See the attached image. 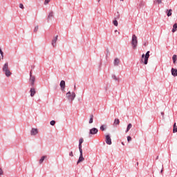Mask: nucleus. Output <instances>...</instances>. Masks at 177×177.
I'll return each mask as SVG.
<instances>
[{"mask_svg": "<svg viewBox=\"0 0 177 177\" xmlns=\"http://www.w3.org/2000/svg\"><path fill=\"white\" fill-rule=\"evenodd\" d=\"M38 133V129H32L31 131H30V135L34 136V135H37Z\"/></svg>", "mask_w": 177, "mask_h": 177, "instance_id": "obj_12", "label": "nucleus"}, {"mask_svg": "<svg viewBox=\"0 0 177 177\" xmlns=\"http://www.w3.org/2000/svg\"><path fill=\"white\" fill-rule=\"evenodd\" d=\"M69 156H71V157H74V154L73 153V151L70 152Z\"/></svg>", "mask_w": 177, "mask_h": 177, "instance_id": "obj_38", "label": "nucleus"}, {"mask_svg": "<svg viewBox=\"0 0 177 177\" xmlns=\"http://www.w3.org/2000/svg\"><path fill=\"white\" fill-rule=\"evenodd\" d=\"M113 80H115V81H118V79L117 78V76L113 75L112 76Z\"/></svg>", "mask_w": 177, "mask_h": 177, "instance_id": "obj_32", "label": "nucleus"}, {"mask_svg": "<svg viewBox=\"0 0 177 177\" xmlns=\"http://www.w3.org/2000/svg\"><path fill=\"white\" fill-rule=\"evenodd\" d=\"M80 153H82V144H79Z\"/></svg>", "mask_w": 177, "mask_h": 177, "instance_id": "obj_26", "label": "nucleus"}, {"mask_svg": "<svg viewBox=\"0 0 177 177\" xmlns=\"http://www.w3.org/2000/svg\"><path fill=\"white\" fill-rule=\"evenodd\" d=\"M149 57H150V51H147L145 55L142 54L141 61L143 62L144 60V64H147Z\"/></svg>", "mask_w": 177, "mask_h": 177, "instance_id": "obj_1", "label": "nucleus"}, {"mask_svg": "<svg viewBox=\"0 0 177 177\" xmlns=\"http://www.w3.org/2000/svg\"><path fill=\"white\" fill-rule=\"evenodd\" d=\"M8 69H9V64H8V62H6L3 66V72Z\"/></svg>", "mask_w": 177, "mask_h": 177, "instance_id": "obj_14", "label": "nucleus"}, {"mask_svg": "<svg viewBox=\"0 0 177 177\" xmlns=\"http://www.w3.org/2000/svg\"><path fill=\"white\" fill-rule=\"evenodd\" d=\"M38 26H35L34 28V32H38Z\"/></svg>", "mask_w": 177, "mask_h": 177, "instance_id": "obj_30", "label": "nucleus"}, {"mask_svg": "<svg viewBox=\"0 0 177 177\" xmlns=\"http://www.w3.org/2000/svg\"><path fill=\"white\" fill-rule=\"evenodd\" d=\"M167 15L168 17H169V16H172V10L170 9V10H167Z\"/></svg>", "mask_w": 177, "mask_h": 177, "instance_id": "obj_21", "label": "nucleus"}, {"mask_svg": "<svg viewBox=\"0 0 177 177\" xmlns=\"http://www.w3.org/2000/svg\"><path fill=\"white\" fill-rule=\"evenodd\" d=\"M161 115H162V117H164V112H161Z\"/></svg>", "mask_w": 177, "mask_h": 177, "instance_id": "obj_40", "label": "nucleus"}, {"mask_svg": "<svg viewBox=\"0 0 177 177\" xmlns=\"http://www.w3.org/2000/svg\"><path fill=\"white\" fill-rule=\"evenodd\" d=\"M115 32H118V30H115Z\"/></svg>", "mask_w": 177, "mask_h": 177, "instance_id": "obj_42", "label": "nucleus"}, {"mask_svg": "<svg viewBox=\"0 0 177 177\" xmlns=\"http://www.w3.org/2000/svg\"><path fill=\"white\" fill-rule=\"evenodd\" d=\"M0 55H1V57H3V52L1 48H0Z\"/></svg>", "mask_w": 177, "mask_h": 177, "instance_id": "obj_36", "label": "nucleus"}, {"mask_svg": "<svg viewBox=\"0 0 177 177\" xmlns=\"http://www.w3.org/2000/svg\"><path fill=\"white\" fill-rule=\"evenodd\" d=\"M105 142L106 145H111V138L110 137V135H106V140Z\"/></svg>", "mask_w": 177, "mask_h": 177, "instance_id": "obj_4", "label": "nucleus"}, {"mask_svg": "<svg viewBox=\"0 0 177 177\" xmlns=\"http://www.w3.org/2000/svg\"><path fill=\"white\" fill-rule=\"evenodd\" d=\"M118 34H120V32H118Z\"/></svg>", "mask_w": 177, "mask_h": 177, "instance_id": "obj_45", "label": "nucleus"}, {"mask_svg": "<svg viewBox=\"0 0 177 177\" xmlns=\"http://www.w3.org/2000/svg\"><path fill=\"white\" fill-rule=\"evenodd\" d=\"M66 96L67 99L70 100V102H73V100L75 99V93H71L69 91L66 93Z\"/></svg>", "mask_w": 177, "mask_h": 177, "instance_id": "obj_3", "label": "nucleus"}, {"mask_svg": "<svg viewBox=\"0 0 177 177\" xmlns=\"http://www.w3.org/2000/svg\"><path fill=\"white\" fill-rule=\"evenodd\" d=\"M114 66H118L120 64V59L115 58L114 62H113Z\"/></svg>", "mask_w": 177, "mask_h": 177, "instance_id": "obj_15", "label": "nucleus"}, {"mask_svg": "<svg viewBox=\"0 0 177 177\" xmlns=\"http://www.w3.org/2000/svg\"><path fill=\"white\" fill-rule=\"evenodd\" d=\"M0 175H3V170L2 169H0Z\"/></svg>", "mask_w": 177, "mask_h": 177, "instance_id": "obj_37", "label": "nucleus"}, {"mask_svg": "<svg viewBox=\"0 0 177 177\" xmlns=\"http://www.w3.org/2000/svg\"><path fill=\"white\" fill-rule=\"evenodd\" d=\"M98 130L96 128H93L90 130V135H96L97 133Z\"/></svg>", "mask_w": 177, "mask_h": 177, "instance_id": "obj_5", "label": "nucleus"}, {"mask_svg": "<svg viewBox=\"0 0 177 177\" xmlns=\"http://www.w3.org/2000/svg\"><path fill=\"white\" fill-rule=\"evenodd\" d=\"M59 85L62 91H64V88H66V82H64V80H62Z\"/></svg>", "mask_w": 177, "mask_h": 177, "instance_id": "obj_9", "label": "nucleus"}, {"mask_svg": "<svg viewBox=\"0 0 177 177\" xmlns=\"http://www.w3.org/2000/svg\"><path fill=\"white\" fill-rule=\"evenodd\" d=\"M117 19H120V15H118Z\"/></svg>", "mask_w": 177, "mask_h": 177, "instance_id": "obj_41", "label": "nucleus"}, {"mask_svg": "<svg viewBox=\"0 0 177 177\" xmlns=\"http://www.w3.org/2000/svg\"><path fill=\"white\" fill-rule=\"evenodd\" d=\"M121 1H124V0H120Z\"/></svg>", "mask_w": 177, "mask_h": 177, "instance_id": "obj_44", "label": "nucleus"}, {"mask_svg": "<svg viewBox=\"0 0 177 177\" xmlns=\"http://www.w3.org/2000/svg\"><path fill=\"white\" fill-rule=\"evenodd\" d=\"M93 122V115H91L90 120H89V124H92Z\"/></svg>", "mask_w": 177, "mask_h": 177, "instance_id": "obj_22", "label": "nucleus"}, {"mask_svg": "<svg viewBox=\"0 0 177 177\" xmlns=\"http://www.w3.org/2000/svg\"><path fill=\"white\" fill-rule=\"evenodd\" d=\"M172 59H173V63H174V64H175L176 63V59H177V56H176V55H173Z\"/></svg>", "mask_w": 177, "mask_h": 177, "instance_id": "obj_19", "label": "nucleus"}, {"mask_svg": "<svg viewBox=\"0 0 177 177\" xmlns=\"http://www.w3.org/2000/svg\"><path fill=\"white\" fill-rule=\"evenodd\" d=\"M131 128H132V124L129 123L127 126V130H126V133L129 132V129H131Z\"/></svg>", "mask_w": 177, "mask_h": 177, "instance_id": "obj_18", "label": "nucleus"}, {"mask_svg": "<svg viewBox=\"0 0 177 177\" xmlns=\"http://www.w3.org/2000/svg\"><path fill=\"white\" fill-rule=\"evenodd\" d=\"M30 77H34V76L32 75V71L30 72Z\"/></svg>", "mask_w": 177, "mask_h": 177, "instance_id": "obj_39", "label": "nucleus"}, {"mask_svg": "<svg viewBox=\"0 0 177 177\" xmlns=\"http://www.w3.org/2000/svg\"><path fill=\"white\" fill-rule=\"evenodd\" d=\"M171 75H173V77H177V69L171 68Z\"/></svg>", "mask_w": 177, "mask_h": 177, "instance_id": "obj_13", "label": "nucleus"}, {"mask_svg": "<svg viewBox=\"0 0 177 177\" xmlns=\"http://www.w3.org/2000/svg\"><path fill=\"white\" fill-rule=\"evenodd\" d=\"M50 125H52L53 127L55 125V124H56V122L55 120H52L50 122Z\"/></svg>", "mask_w": 177, "mask_h": 177, "instance_id": "obj_28", "label": "nucleus"}, {"mask_svg": "<svg viewBox=\"0 0 177 177\" xmlns=\"http://www.w3.org/2000/svg\"><path fill=\"white\" fill-rule=\"evenodd\" d=\"M57 38H59V36L58 35L55 36V37L53 39L52 41V45L54 48L55 46H56V42H57Z\"/></svg>", "mask_w": 177, "mask_h": 177, "instance_id": "obj_10", "label": "nucleus"}, {"mask_svg": "<svg viewBox=\"0 0 177 177\" xmlns=\"http://www.w3.org/2000/svg\"><path fill=\"white\" fill-rule=\"evenodd\" d=\"M30 93L31 97H32L35 95V93H37V91H35V89L34 88H31L30 90Z\"/></svg>", "mask_w": 177, "mask_h": 177, "instance_id": "obj_11", "label": "nucleus"}, {"mask_svg": "<svg viewBox=\"0 0 177 177\" xmlns=\"http://www.w3.org/2000/svg\"><path fill=\"white\" fill-rule=\"evenodd\" d=\"M53 17V12H50L48 16V19H52Z\"/></svg>", "mask_w": 177, "mask_h": 177, "instance_id": "obj_25", "label": "nucleus"}, {"mask_svg": "<svg viewBox=\"0 0 177 177\" xmlns=\"http://www.w3.org/2000/svg\"><path fill=\"white\" fill-rule=\"evenodd\" d=\"M107 128V127L106 125H102L100 127V129L101 131H106V129Z\"/></svg>", "mask_w": 177, "mask_h": 177, "instance_id": "obj_23", "label": "nucleus"}, {"mask_svg": "<svg viewBox=\"0 0 177 177\" xmlns=\"http://www.w3.org/2000/svg\"><path fill=\"white\" fill-rule=\"evenodd\" d=\"M29 81L32 86H34V83L35 82V76H31V77H30Z\"/></svg>", "mask_w": 177, "mask_h": 177, "instance_id": "obj_7", "label": "nucleus"}, {"mask_svg": "<svg viewBox=\"0 0 177 177\" xmlns=\"http://www.w3.org/2000/svg\"><path fill=\"white\" fill-rule=\"evenodd\" d=\"M113 24H114V26H115V27L118 26V21L117 20H114L113 21Z\"/></svg>", "mask_w": 177, "mask_h": 177, "instance_id": "obj_27", "label": "nucleus"}, {"mask_svg": "<svg viewBox=\"0 0 177 177\" xmlns=\"http://www.w3.org/2000/svg\"><path fill=\"white\" fill-rule=\"evenodd\" d=\"M98 2H100V0H98Z\"/></svg>", "mask_w": 177, "mask_h": 177, "instance_id": "obj_43", "label": "nucleus"}, {"mask_svg": "<svg viewBox=\"0 0 177 177\" xmlns=\"http://www.w3.org/2000/svg\"><path fill=\"white\" fill-rule=\"evenodd\" d=\"M82 143H84V139L83 138H80L79 140V144L80 145H82Z\"/></svg>", "mask_w": 177, "mask_h": 177, "instance_id": "obj_29", "label": "nucleus"}, {"mask_svg": "<svg viewBox=\"0 0 177 177\" xmlns=\"http://www.w3.org/2000/svg\"><path fill=\"white\" fill-rule=\"evenodd\" d=\"M176 31H177V24H174L173 26V28H172V32H175Z\"/></svg>", "mask_w": 177, "mask_h": 177, "instance_id": "obj_17", "label": "nucleus"}, {"mask_svg": "<svg viewBox=\"0 0 177 177\" xmlns=\"http://www.w3.org/2000/svg\"><path fill=\"white\" fill-rule=\"evenodd\" d=\"M3 73L7 77H10L12 75V72H10V69H7L6 71H4Z\"/></svg>", "mask_w": 177, "mask_h": 177, "instance_id": "obj_8", "label": "nucleus"}, {"mask_svg": "<svg viewBox=\"0 0 177 177\" xmlns=\"http://www.w3.org/2000/svg\"><path fill=\"white\" fill-rule=\"evenodd\" d=\"M122 145H124V143H123V142H122Z\"/></svg>", "mask_w": 177, "mask_h": 177, "instance_id": "obj_46", "label": "nucleus"}, {"mask_svg": "<svg viewBox=\"0 0 177 177\" xmlns=\"http://www.w3.org/2000/svg\"><path fill=\"white\" fill-rule=\"evenodd\" d=\"M131 45L133 46V49H136V46H138V37L136 35H133Z\"/></svg>", "mask_w": 177, "mask_h": 177, "instance_id": "obj_2", "label": "nucleus"}, {"mask_svg": "<svg viewBox=\"0 0 177 177\" xmlns=\"http://www.w3.org/2000/svg\"><path fill=\"white\" fill-rule=\"evenodd\" d=\"M177 132V127H176V123H174L173 126V133H176Z\"/></svg>", "mask_w": 177, "mask_h": 177, "instance_id": "obj_16", "label": "nucleus"}, {"mask_svg": "<svg viewBox=\"0 0 177 177\" xmlns=\"http://www.w3.org/2000/svg\"><path fill=\"white\" fill-rule=\"evenodd\" d=\"M161 172H162V169L161 170Z\"/></svg>", "mask_w": 177, "mask_h": 177, "instance_id": "obj_47", "label": "nucleus"}, {"mask_svg": "<svg viewBox=\"0 0 177 177\" xmlns=\"http://www.w3.org/2000/svg\"><path fill=\"white\" fill-rule=\"evenodd\" d=\"M19 8H20L21 9H24V6L23 5V3H20V4H19Z\"/></svg>", "mask_w": 177, "mask_h": 177, "instance_id": "obj_34", "label": "nucleus"}, {"mask_svg": "<svg viewBox=\"0 0 177 177\" xmlns=\"http://www.w3.org/2000/svg\"><path fill=\"white\" fill-rule=\"evenodd\" d=\"M132 140V138L131 136L127 137V142H131Z\"/></svg>", "mask_w": 177, "mask_h": 177, "instance_id": "obj_33", "label": "nucleus"}, {"mask_svg": "<svg viewBox=\"0 0 177 177\" xmlns=\"http://www.w3.org/2000/svg\"><path fill=\"white\" fill-rule=\"evenodd\" d=\"M84 160H85V158H84L82 152H80L79 160H77V164H80V162H82V161H84Z\"/></svg>", "mask_w": 177, "mask_h": 177, "instance_id": "obj_6", "label": "nucleus"}, {"mask_svg": "<svg viewBox=\"0 0 177 177\" xmlns=\"http://www.w3.org/2000/svg\"><path fill=\"white\" fill-rule=\"evenodd\" d=\"M114 124H115V125H120V120H118V119H115Z\"/></svg>", "mask_w": 177, "mask_h": 177, "instance_id": "obj_24", "label": "nucleus"}, {"mask_svg": "<svg viewBox=\"0 0 177 177\" xmlns=\"http://www.w3.org/2000/svg\"><path fill=\"white\" fill-rule=\"evenodd\" d=\"M46 158V156H43L41 158V159L39 160V164H42V162H44V160Z\"/></svg>", "mask_w": 177, "mask_h": 177, "instance_id": "obj_20", "label": "nucleus"}, {"mask_svg": "<svg viewBox=\"0 0 177 177\" xmlns=\"http://www.w3.org/2000/svg\"><path fill=\"white\" fill-rule=\"evenodd\" d=\"M157 3H162V0H156Z\"/></svg>", "mask_w": 177, "mask_h": 177, "instance_id": "obj_35", "label": "nucleus"}, {"mask_svg": "<svg viewBox=\"0 0 177 177\" xmlns=\"http://www.w3.org/2000/svg\"><path fill=\"white\" fill-rule=\"evenodd\" d=\"M50 2V0H45L44 1V5H48Z\"/></svg>", "mask_w": 177, "mask_h": 177, "instance_id": "obj_31", "label": "nucleus"}]
</instances>
